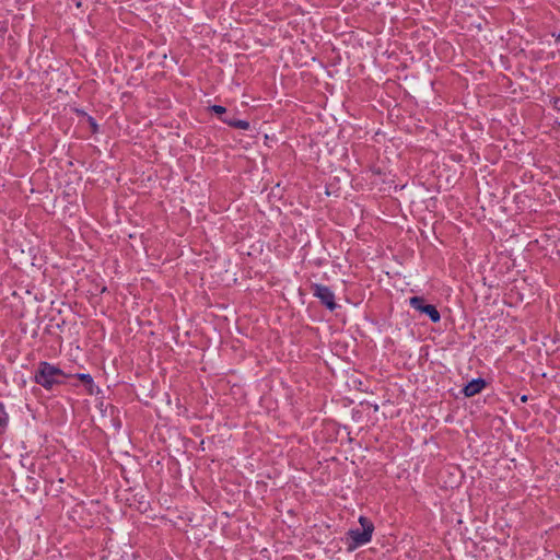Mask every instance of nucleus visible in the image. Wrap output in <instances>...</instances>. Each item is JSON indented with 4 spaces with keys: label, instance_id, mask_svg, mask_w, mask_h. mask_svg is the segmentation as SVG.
Masks as SVG:
<instances>
[{
    "label": "nucleus",
    "instance_id": "1",
    "mask_svg": "<svg viewBox=\"0 0 560 560\" xmlns=\"http://www.w3.org/2000/svg\"><path fill=\"white\" fill-rule=\"evenodd\" d=\"M69 376L57 365L47 361H40L33 381L46 390H51L55 386L65 384Z\"/></svg>",
    "mask_w": 560,
    "mask_h": 560
},
{
    "label": "nucleus",
    "instance_id": "2",
    "mask_svg": "<svg viewBox=\"0 0 560 560\" xmlns=\"http://www.w3.org/2000/svg\"><path fill=\"white\" fill-rule=\"evenodd\" d=\"M359 524L361 528H350L346 533V546L347 551L352 552L357 548L369 544L372 540L374 533V524L366 516L361 515L359 517Z\"/></svg>",
    "mask_w": 560,
    "mask_h": 560
},
{
    "label": "nucleus",
    "instance_id": "3",
    "mask_svg": "<svg viewBox=\"0 0 560 560\" xmlns=\"http://www.w3.org/2000/svg\"><path fill=\"white\" fill-rule=\"evenodd\" d=\"M409 305L421 314L427 315L432 323H439L441 320V314L433 304H427L423 296H411L409 299Z\"/></svg>",
    "mask_w": 560,
    "mask_h": 560
},
{
    "label": "nucleus",
    "instance_id": "4",
    "mask_svg": "<svg viewBox=\"0 0 560 560\" xmlns=\"http://www.w3.org/2000/svg\"><path fill=\"white\" fill-rule=\"evenodd\" d=\"M311 292L329 311H335L338 307V304L335 301V293L329 287L319 283H313L311 285Z\"/></svg>",
    "mask_w": 560,
    "mask_h": 560
},
{
    "label": "nucleus",
    "instance_id": "5",
    "mask_svg": "<svg viewBox=\"0 0 560 560\" xmlns=\"http://www.w3.org/2000/svg\"><path fill=\"white\" fill-rule=\"evenodd\" d=\"M486 387V381L481 377L472 378L462 389L465 397H472Z\"/></svg>",
    "mask_w": 560,
    "mask_h": 560
},
{
    "label": "nucleus",
    "instance_id": "6",
    "mask_svg": "<svg viewBox=\"0 0 560 560\" xmlns=\"http://www.w3.org/2000/svg\"><path fill=\"white\" fill-rule=\"evenodd\" d=\"M221 121L226 124L230 127L241 129V130H248L250 128L249 121L244 120V119H237L234 116L221 117Z\"/></svg>",
    "mask_w": 560,
    "mask_h": 560
},
{
    "label": "nucleus",
    "instance_id": "7",
    "mask_svg": "<svg viewBox=\"0 0 560 560\" xmlns=\"http://www.w3.org/2000/svg\"><path fill=\"white\" fill-rule=\"evenodd\" d=\"M78 380L83 382L88 386L89 394H93L94 381L91 374L89 373H78L74 375Z\"/></svg>",
    "mask_w": 560,
    "mask_h": 560
},
{
    "label": "nucleus",
    "instance_id": "8",
    "mask_svg": "<svg viewBox=\"0 0 560 560\" xmlns=\"http://www.w3.org/2000/svg\"><path fill=\"white\" fill-rule=\"evenodd\" d=\"M9 422V415L5 411L4 404L0 401V435L5 431Z\"/></svg>",
    "mask_w": 560,
    "mask_h": 560
},
{
    "label": "nucleus",
    "instance_id": "9",
    "mask_svg": "<svg viewBox=\"0 0 560 560\" xmlns=\"http://www.w3.org/2000/svg\"><path fill=\"white\" fill-rule=\"evenodd\" d=\"M210 112L215 114L219 119L221 120V117H232V115L226 114V108L222 105H212L209 107Z\"/></svg>",
    "mask_w": 560,
    "mask_h": 560
},
{
    "label": "nucleus",
    "instance_id": "10",
    "mask_svg": "<svg viewBox=\"0 0 560 560\" xmlns=\"http://www.w3.org/2000/svg\"><path fill=\"white\" fill-rule=\"evenodd\" d=\"M520 400H521L522 402H527V400H528V396H527V395H522V396H521V398H520Z\"/></svg>",
    "mask_w": 560,
    "mask_h": 560
}]
</instances>
